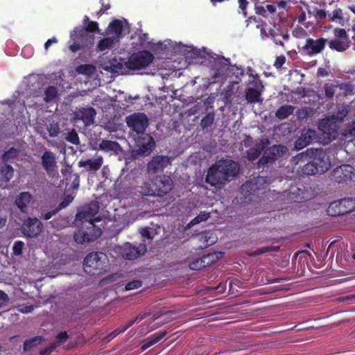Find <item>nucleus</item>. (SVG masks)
I'll return each instance as SVG.
<instances>
[{
    "label": "nucleus",
    "instance_id": "nucleus-1",
    "mask_svg": "<svg viewBox=\"0 0 355 355\" xmlns=\"http://www.w3.org/2000/svg\"><path fill=\"white\" fill-rule=\"evenodd\" d=\"M99 210V206L97 202H91L85 206L76 216L75 222L78 225L81 223L85 224L88 231L85 232L80 230L74 236V240L78 243H83L85 242H90L98 238L101 234V230L94 225V223L99 221L101 218L96 216Z\"/></svg>",
    "mask_w": 355,
    "mask_h": 355
},
{
    "label": "nucleus",
    "instance_id": "nucleus-2",
    "mask_svg": "<svg viewBox=\"0 0 355 355\" xmlns=\"http://www.w3.org/2000/svg\"><path fill=\"white\" fill-rule=\"evenodd\" d=\"M239 169L237 162L230 159H220L209 168L206 182L215 187H220L234 178Z\"/></svg>",
    "mask_w": 355,
    "mask_h": 355
},
{
    "label": "nucleus",
    "instance_id": "nucleus-3",
    "mask_svg": "<svg viewBox=\"0 0 355 355\" xmlns=\"http://www.w3.org/2000/svg\"><path fill=\"white\" fill-rule=\"evenodd\" d=\"M129 24L125 19L114 20L107 28V36L98 41L97 49L100 51L112 49L121 38L129 33Z\"/></svg>",
    "mask_w": 355,
    "mask_h": 355
},
{
    "label": "nucleus",
    "instance_id": "nucleus-4",
    "mask_svg": "<svg viewBox=\"0 0 355 355\" xmlns=\"http://www.w3.org/2000/svg\"><path fill=\"white\" fill-rule=\"evenodd\" d=\"M172 186L173 181L168 176L157 178L155 180L149 179L140 187L139 193L142 196H161L170 191Z\"/></svg>",
    "mask_w": 355,
    "mask_h": 355
},
{
    "label": "nucleus",
    "instance_id": "nucleus-5",
    "mask_svg": "<svg viewBox=\"0 0 355 355\" xmlns=\"http://www.w3.org/2000/svg\"><path fill=\"white\" fill-rule=\"evenodd\" d=\"M172 186L173 181L168 176L157 178L155 180L149 179L140 187L139 193L142 196H161L170 191Z\"/></svg>",
    "mask_w": 355,
    "mask_h": 355
},
{
    "label": "nucleus",
    "instance_id": "nucleus-6",
    "mask_svg": "<svg viewBox=\"0 0 355 355\" xmlns=\"http://www.w3.org/2000/svg\"><path fill=\"white\" fill-rule=\"evenodd\" d=\"M347 114V110L343 107L336 116L327 117L322 119L318 124L319 130L322 132L325 143H329L337 136V121H341Z\"/></svg>",
    "mask_w": 355,
    "mask_h": 355
},
{
    "label": "nucleus",
    "instance_id": "nucleus-7",
    "mask_svg": "<svg viewBox=\"0 0 355 355\" xmlns=\"http://www.w3.org/2000/svg\"><path fill=\"white\" fill-rule=\"evenodd\" d=\"M107 257L102 252L91 253L84 260L83 268L86 273L97 275L105 270Z\"/></svg>",
    "mask_w": 355,
    "mask_h": 355
},
{
    "label": "nucleus",
    "instance_id": "nucleus-8",
    "mask_svg": "<svg viewBox=\"0 0 355 355\" xmlns=\"http://www.w3.org/2000/svg\"><path fill=\"white\" fill-rule=\"evenodd\" d=\"M354 209L355 200L348 198L331 202L327 211L329 216H337L351 212Z\"/></svg>",
    "mask_w": 355,
    "mask_h": 355
},
{
    "label": "nucleus",
    "instance_id": "nucleus-9",
    "mask_svg": "<svg viewBox=\"0 0 355 355\" xmlns=\"http://www.w3.org/2000/svg\"><path fill=\"white\" fill-rule=\"evenodd\" d=\"M153 55L147 51L131 55L127 60L128 69H140L148 67L153 60Z\"/></svg>",
    "mask_w": 355,
    "mask_h": 355
},
{
    "label": "nucleus",
    "instance_id": "nucleus-10",
    "mask_svg": "<svg viewBox=\"0 0 355 355\" xmlns=\"http://www.w3.org/2000/svg\"><path fill=\"white\" fill-rule=\"evenodd\" d=\"M334 39L329 42V46L337 51H344L349 46L350 40L347 32L343 28H336L334 31Z\"/></svg>",
    "mask_w": 355,
    "mask_h": 355
},
{
    "label": "nucleus",
    "instance_id": "nucleus-11",
    "mask_svg": "<svg viewBox=\"0 0 355 355\" xmlns=\"http://www.w3.org/2000/svg\"><path fill=\"white\" fill-rule=\"evenodd\" d=\"M41 164L49 177L58 179L59 174L56 157L53 152L45 150L41 157Z\"/></svg>",
    "mask_w": 355,
    "mask_h": 355
},
{
    "label": "nucleus",
    "instance_id": "nucleus-12",
    "mask_svg": "<svg viewBox=\"0 0 355 355\" xmlns=\"http://www.w3.org/2000/svg\"><path fill=\"white\" fill-rule=\"evenodd\" d=\"M327 44V40L323 37L312 38L308 37L302 51L309 56H314L323 51Z\"/></svg>",
    "mask_w": 355,
    "mask_h": 355
},
{
    "label": "nucleus",
    "instance_id": "nucleus-13",
    "mask_svg": "<svg viewBox=\"0 0 355 355\" xmlns=\"http://www.w3.org/2000/svg\"><path fill=\"white\" fill-rule=\"evenodd\" d=\"M129 128L137 134L143 133L148 124V120L144 114H134L126 118Z\"/></svg>",
    "mask_w": 355,
    "mask_h": 355
},
{
    "label": "nucleus",
    "instance_id": "nucleus-14",
    "mask_svg": "<svg viewBox=\"0 0 355 355\" xmlns=\"http://www.w3.org/2000/svg\"><path fill=\"white\" fill-rule=\"evenodd\" d=\"M252 78L253 80L250 82V84L252 85L253 87L247 89L245 92V98L248 102L251 103L261 102V94L263 91V86L257 76H252Z\"/></svg>",
    "mask_w": 355,
    "mask_h": 355
},
{
    "label": "nucleus",
    "instance_id": "nucleus-15",
    "mask_svg": "<svg viewBox=\"0 0 355 355\" xmlns=\"http://www.w3.org/2000/svg\"><path fill=\"white\" fill-rule=\"evenodd\" d=\"M288 152L286 146L281 145H275L272 146L268 153L265 152V155L259 160V167L265 166L268 163L273 162L277 157L284 155Z\"/></svg>",
    "mask_w": 355,
    "mask_h": 355
},
{
    "label": "nucleus",
    "instance_id": "nucleus-16",
    "mask_svg": "<svg viewBox=\"0 0 355 355\" xmlns=\"http://www.w3.org/2000/svg\"><path fill=\"white\" fill-rule=\"evenodd\" d=\"M354 168L348 164L341 165L336 168L331 173V180L338 182H345L352 178Z\"/></svg>",
    "mask_w": 355,
    "mask_h": 355
},
{
    "label": "nucleus",
    "instance_id": "nucleus-17",
    "mask_svg": "<svg viewBox=\"0 0 355 355\" xmlns=\"http://www.w3.org/2000/svg\"><path fill=\"white\" fill-rule=\"evenodd\" d=\"M103 69L112 73L124 74L129 70L125 59L114 58L103 64Z\"/></svg>",
    "mask_w": 355,
    "mask_h": 355
},
{
    "label": "nucleus",
    "instance_id": "nucleus-18",
    "mask_svg": "<svg viewBox=\"0 0 355 355\" xmlns=\"http://www.w3.org/2000/svg\"><path fill=\"white\" fill-rule=\"evenodd\" d=\"M171 159L168 156L157 155L153 157L148 162L147 169L150 173H156L162 171L166 166L170 165Z\"/></svg>",
    "mask_w": 355,
    "mask_h": 355
},
{
    "label": "nucleus",
    "instance_id": "nucleus-19",
    "mask_svg": "<svg viewBox=\"0 0 355 355\" xmlns=\"http://www.w3.org/2000/svg\"><path fill=\"white\" fill-rule=\"evenodd\" d=\"M146 250L145 245L140 244L138 247H135L126 243L121 249V255L125 259L134 260L144 254Z\"/></svg>",
    "mask_w": 355,
    "mask_h": 355
},
{
    "label": "nucleus",
    "instance_id": "nucleus-20",
    "mask_svg": "<svg viewBox=\"0 0 355 355\" xmlns=\"http://www.w3.org/2000/svg\"><path fill=\"white\" fill-rule=\"evenodd\" d=\"M42 230V224L37 218H28L22 226V232L28 237L37 236Z\"/></svg>",
    "mask_w": 355,
    "mask_h": 355
},
{
    "label": "nucleus",
    "instance_id": "nucleus-21",
    "mask_svg": "<svg viewBox=\"0 0 355 355\" xmlns=\"http://www.w3.org/2000/svg\"><path fill=\"white\" fill-rule=\"evenodd\" d=\"M96 114L95 110L92 107L82 108L75 112V119L82 120L85 125H89L93 123Z\"/></svg>",
    "mask_w": 355,
    "mask_h": 355
},
{
    "label": "nucleus",
    "instance_id": "nucleus-22",
    "mask_svg": "<svg viewBox=\"0 0 355 355\" xmlns=\"http://www.w3.org/2000/svg\"><path fill=\"white\" fill-rule=\"evenodd\" d=\"M313 162L317 166L316 168L319 173H324L330 167V161L327 154L322 151L317 152Z\"/></svg>",
    "mask_w": 355,
    "mask_h": 355
},
{
    "label": "nucleus",
    "instance_id": "nucleus-23",
    "mask_svg": "<svg viewBox=\"0 0 355 355\" xmlns=\"http://www.w3.org/2000/svg\"><path fill=\"white\" fill-rule=\"evenodd\" d=\"M316 136V132L313 130H307L302 132L301 136L296 140L295 147L296 149H302L308 146Z\"/></svg>",
    "mask_w": 355,
    "mask_h": 355
},
{
    "label": "nucleus",
    "instance_id": "nucleus-24",
    "mask_svg": "<svg viewBox=\"0 0 355 355\" xmlns=\"http://www.w3.org/2000/svg\"><path fill=\"white\" fill-rule=\"evenodd\" d=\"M180 51L191 58H196L198 57H204L205 55H209L208 50L206 48L202 49H196L193 46H184L181 45Z\"/></svg>",
    "mask_w": 355,
    "mask_h": 355
},
{
    "label": "nucleus",
    "instance_id": "nucleus-25",
    "mask_svg": "<svg viewBox=\"0 0 355 355\" xmlns=\"http://www.w3.org/2000/svg\"><path fill=\"white\" fill-rule=\"evenodd\" d=\"M103 162V159L101 155H96L93 159H89L85 161H80L79 166L86 168L88 171H96L98 170Z\"/></svg>",
    "mask_w": 355,
    "mask_h": 355
},
{
    "label": "nucleus",
    "instance_id": "nucleus-26",
    "mask_svg": "<svg viewBox=\"0 0 355 355\" xmlns=\"http://www.w3.org/2000/svg\"><path fill=\"white\" fill-rule=\"evenodd\" d=\"M32 200L33 196L29 192H21L17 196L15 205L21 212H26L27 207Z\"/></svg>",
    "mask_w": 355,
    "mask_h": 355
},
{
    "label": "nucleus",
    "instance_id": "nucleus-27",
    "mask_svg": "<svg viewBox=\"0 0 355 355\" xmlns=\"http://www.w3.org/2000/svg\"><path fill=\"white\" fill-rule=\"evenodd\" d=\"M98 148L102 151L113 154H118L121 150V148L117 142L105 139L101 141Z\"/></svg>",
    "mask_w": 355,
    "mask_h": 355
},
{
    "label": "nucleus",
    "instance_id": "nucleus-28",
    "mask_svg": "<svg viewBox=\"0 0 355 355\" xmlns=\"http://www.w3.org/2000/svg\"><path fill=\"white\" fill-rule=\"evenodd\" d=\"M98 30V23L96 21H90L85 28V30L83 28H76L71 33V39L75 42L79 36H82L84 34L85 31L92 33Z\"/></svg>",
    "mask_w": 355,
    "mask_h": 355
},
{
    "label": "nucleus",
    "instance_id": "nucleus-29",
    "mask_svg": "<svg viewBox=\"0 0 355 355\" xmlns=\"http://www.w3.org/2000/svg\"><path fill=\"white\" fill-rule=\"evenodd\" d=\"M329 19L341 26H343L346 21L345 15L340 8H336L329 15Z\"/></svg>",
    "mask_w": 355,
    "mask_h": 355
},
{
    "label": "nucleus",
    "instance_id": "nucleus-30",
    "mask_svg": "<svg viewBox=\"0 0 355 355\" xmlns=\"http://www.w3.org/2000/svg\"><path fill=\"white\" fill-rule=\"evenodd\" d=\"M305 8L307 10L309 18L313 16L317 20H322L327 17V12L325 10L319 9L317 7L310 9L308 5H305Z\"/></svg>",
    "mask_w": 355,
    "mask_h": 355
},
{
    "label": "nucleus",
    "instance_id": "nucleus-31",
    "mask_svg": "<svg viewBox=\"0 0 355 355\" xmlns=\"http://www.w3.org/2000/svg\"><path fill=\"white\" fill-rule=\"evenodd\" d=\"M68 338V335L66 331L62 332L57 336V342L55 343L52 344L48 348H46L40 352V354L42 355H48L49 354L57 345L62 344Z\"/></svg>",
    "mask_w": 355,
    "mask_h": 355
},
{
    "label": "nucleus",
    "instance_id": "nucleus-32",
    "mask_svg": "<svg viewBox=\"0 0 355 355\" xmlns=\"http://www.w3.org/2000/svg\"><path fill=\"white\" fill-rule=\"evenodd\" d=\"M263 142L257 143L252 148L247 151L248 159L250 161L256 159L263 150Z\"/></svg>",
    "mask_w": 355,
    "mask_h": 355
},
{
    "label": "nucleus",
    "instance_id": "nucleus-33",
    "mask_svg": "<svg viewBox=\"0 0 355 355\" xmlns=\"http://www.w3.org/2000/svg\"><path fill=\"white\" fill-rule=\"evenodd\" d=\"M295 107L290 105L281 106L276 112V116L279 119H284L291 115L294 112Z\"/></svg>",
    "mask_w": 355,
    "mask_h": 355
},
{
    "label": "nucleus",
    "instance_id": "nucleus-34",
    "mask_svg": "<svg viewBox=\"0 0 355 355\" xmlns=\"http://www.w3.org/2000/svg\"><path fill=\"white\" fill-rule=\"evenodd\" d=\"M222 255L223 253L221 252H216L205 255L202 257L200 259L202 262L205 264V268L206 266L214 263L216 260L220 258Z\"/></svg>",
    "mask_w": 355,
    "mask_h": 355
},
{
    "label": "nucleus",
    "instance_id": "nucleus-35",
    "mask_svg": "<svg viewBox=\"0 0 355 355\" xmlns=\"http://www.w3.org/2000/svg\"><path fill=\"white\" fill-rule=\"evenodd\" d=\"M166 332H157L155 334L152 335L151 336L148 337L146 340V343L143 345L142 349H146L151 345L155 344L156 343L159 342L164 336H165Z\"/></svg>",
    "mask_w": 355,
    "mask_h": 355
},
{
    "label": "nucleus",
    "instance_id": "nucleus-36",
    "mask_svg": "<svg viewBox=\"0 0 355 355\" xmlns=\"http://www.w3.org/2000/svg\"><path fill=\"white\" fill-rule=\"evenodd\" d=\"M0 172L7 182L13 177V168L6 162L0 164Z\"/></svg>",
    "mask_w": 355,
    "mask_h": 355
},
{
    "label": "nucleus",
    "instance_id": "nucleus-37",
    "mask_svg": "<svg viewBox=\"0 0 355 355\" xmlns=\"http://www.w3.org/2000/svg\"><path fill=\"white\" fill-rule=\"evenodd\" d=\"M269 33H270V37L272 39L273 42L277 45H279L282 46H284V43L282 42L281 38H282L284 41H288L289 39V35L288 33H282L281 35H277L272 29L269 30Z\"/></svg>",
    "mask_w": 355,
    "mask_h": 355
},
{
    "label": "nucleus",
    "instance_id": "nucleus-38",
    "mask_svg": "<svg viewBox=\"0 0 355 355\" xmlns=\"http://www.w3.org/2000/svg\"><path fill=\"white\" fill-rule=\"evenodd\" d=\"M155 146V142L153 137H149L148 142L146 145L143 144L139 147V153L143 155H147L154 149Z\"/></svg>",
    "mask_w": 355,
    "mask_h": 355
},
{
    "label": "nucleus",
    "instance_id": "nucleus-39",
    "mask_svg": "<svg viewBox=\"0 0 355 355\" xmlns=\"http://www.w3.org/2000/svg\"><path fill=\"white\" fill-rule=\"evenodd\" d=\"M58 96V89L53 86H49L44 92V100L46 102H51L55 100Z\"/></svg>",
    "mask_w": 355,
    "mask_h": 355
},
{
    "label": "nucleus",
    "instance_id": "nucleus-40",
    "mask_svg": "<svg viewBox=\"0 0 355 355\" xmlns=\"http://www.w3.org/2000/svg\"><path fill=\"white\" fill-rule=\"evenodd\" d=\"M78 73L90 76L95 71V67L92 64H82L76 68Z\"/></svg>",
    "mask_w": 355,
    "mask_h": 355
},
{
    "label": "nucleus",
    "instance_id": "nucleus-41",
    "mask_svg": "<svg viewBox=\"0 0 355 355\" xmlns=\"http://www.w3.org/2000/svg\"><path fill=\"white\" fill-rule=\"evenodd\" d=\"M316 167L317 166L314 165L312 161L311 162L307 163L303 166L302 173L306 175H313L316 173H319Z\"/></svg>",
    "mask_w": 355,
    "mask_h": 355
},
{
    "label": "nucleus",
    "instance_id": "nucleus-42",
    "mask_svg": "<svg viewBox=\"0 0 355 355\" xmlns=\"http://www.w3.org/2000/svg\"><path fill=\"white\" fill-rule=\"evenodd\" d=\"M210 216V214L206 211L201 212L199 215L195 217L189 224V227L198 224L200 222L207 220Z\"/></svg>",
    "mask_w": 355,
    "mask_h": 355
},
{
    "label": "nucleus",
    "instance_id": "nucleus-43",
    "mask_svg": "<svg viewBox=\"0 0 355 355\" xmlns=\"http://www.w3.org/2000/svg\"><path fill=\"white\" fill-rule=\"evenodd\" d=\"M17 155V150L14 148H11L9 150L6 152L3 156H2V161L3 162H9L10 159L15 158Z\"/></svg>",
    "mask_w": 355,
    "mask_h": 355
},
{
    "label": "nucleus",
    "instance_id": "nucleus-44",
    "mask_svg": "<svg viewBox=\"0 0 355 355\" xmlns=\"http://www.w3.org/2000/svg\"><path fill=\"white\" fill-rule=\"evenodd\" d=\"M66 140L73 144H78L79 143V138L77 132L72 130L67 134L65 137Z\"/></svg>",
    "mask_w": 355,
    "mask_h": 355
},
{
    "label": "nucleus",
    "instance_id": "nucleus-45",
    "mask_svg": "<svg viewBox=\"0 0 355 355\" xmlns=\"http://www.w3.org/2000/svg\"><path fill=\"white\" fill-rule=\"evenodd\" d=\"M293 37L296 38H305L308 36V33L302 27H296L292 32Z\"/></svg>",
    "mask_w": 355,
    "mask_h": 355
},
{
    "label": "nucleus",
    "instance_id": "nucleus-46",
    "mask_svg": "<svg viewBox=\"0 0 355 355\" xmlns=\"http://www.w3.org/2000/svg\"><path fill=\"white\" fill-rule=\"evenodd\" d=\"M137 320V318L134 319V320H132L130 321H129L128 322H127L123 327V328L121 329H117L116 330H114L112 333V337L110 339L114 338L115 336H116L117 335H119V334L122 333V332H124L126 329H128L130 327H131L134 322Z\"/></svg>",
    "mask_w": 355,
    "mask_h": 355
},
{
    "label": "nucleus",
    "instance_id": "nucleus-47",
    "mask_svg": "<svg viewBox=\"0 0 355 355\" xmlns=\"http://www.w3.org/2000/svg\"><path fill=\"white\" fill-rule=\"evenodd\" d=\"M224 67H223L222 69H220L219 70H217L216 71H215L214 73V75L212 77L213 80L211 81V83H214L219 82L225 78V74L224 73V69H223Z\"/></svg>",
    "mask_w": 355,
    "mask_h": 355
},
{
    "label": "nucleus",
    "instance_id": "nucleus-48",
    "mask_svg": "<svg viewBox=\"0 0 355 355\" xmlns=\"http://www.w3.org/2000/svg\"><path fill=\"white\" fill-rule=\"evenodd\" d=\"M142 286L141 281L139 279L133 280L128 283L125 286V291H131L140 288Z\"/></svg>",
    "mask_w": 355,
    "mask_h": 355
},
{
    "label": "nucleus",
    "instance_id": "nucleus-49",
    "mask_svg": "<svg viewBox=\"0 0 355 355\" xmlns=\"http://www.w3.org/2000/svg\"><path fill=\"white\" fill-rule=\"evenodd\" d=\"M214 122V116L211 114H208L205 116L202 120L200 125L202 128H206L209 127Z\"/></svg>",
    "mask_w": 355,
    "mask_h": 355
},
{
    "label": "nucleus",
    "instance_id": "nucleus-50",
    "mask_svg": "<svg viewBox=\"0 0 355 355\" xmlns=\"http://www.w3.org/2000/svg\"><path fill=\"white\" fill-rule=\"evenodd\" d=\"M305 5L304 4V8H301L300 11L296 16V20L300 24L304 23L306 18L307 10L305 8Z\"/></svg>",
    "mask_w": 355,
    "mask_h": 355
},
{
    "label": "nucleus",
    "instance_id": "nucleus-51",
    "mask_svg": "<svg viewBox=\"0 0 355 355\" xmlns=\"http://www.w3.org/2000/svg\"><path fill=\"white\" fill-rule=\"evenodd\" d=\"M189 268L191 270H200L205 268V264L202 262L201 259H198L194 261H192L189 264Z\"/></svg>",
    "mask_w": 355,
    "mask_h": 355
},
{
    "label": "nucleus",
    "instance_id": "nucleus-52",
    "mask_svg": "<svg viewBox=\"0 0 355 355\" xmlns=\"http://www.w3.org/2000/svg\"><path fill=\"white\" fill-rule=\"evenodd\" d=\"M34 53L33 48L31 46H26L22 49L21 54L26 58H30Z\"/></svg>",
    "mask_w": 355,
    "mask_h": 355
},
{
    "label": "nucleus",
    "instance_id": "nucleus-53",
    "mask_svg": "<svg viewBox=\"0 0 355 355\" xmlns=\"http://www.w3.org/2000/svg\"><path fill=\"white\" fill-rule=\"evenodd\" d=\"M24 243L22 241H16L13 245V252L15 255H20L22 252Z\"/></svg>",
    "mask_w": 355,
    "mask_h": 355
},
{
    "label": "nucleus",
    "instance_id": "nucleus-54",
    "mask_svg": "<svg viewBox=\"0 0 355 355\" xmlns=\"http://www.w3.org/2000/svg\"><path fill=\"white\" fill-rule=\"evenodd\" d=\"M73 200V197L71 195L67 196L62 202L58 205V209H62L67 207Z\"/></svg>",
    "mask_w": 355,
    "mask_h": 355
},
{
    "label": "nucleus",
    "instance_id": "nucleus-55",
    "mask_svg": "<svg viewBox=\"0 0 355 355\" xmlns=\"http://www.w3.org/2000/svg\"><path fill=\"white\" fill-rule=\"evenodd\" d=\"M286 57L284 55H280L276 58L274 63V66L277 69H280L286 62Z\"/></svg>",
    "mask_w": 355,
    "mask_h": 355
},
{
    "label": "nucleus",
    "instance_id": "nucleus-56",
    "mask_svg": "<svg viewBox=\"0 0 355 355\" xmlns=\"http://www.w3.org/2000/svg\"><path fill=\"white\" fill-rule=\"evenodd\" d=\"M40 338H35L32 340L26 341L24 344V349L25 351L28 350L31 347L35 345L37 340H40Z\"/></svg>",
    "mask_w": 355,
    "mask_h": 355
},
{
    "label": "nucleus",
    "instance_id": "nucleus-57",
    "mask_svg": "<svg viewBox=\"0 0 355 355\" xmlns=\"http://www.w3.org/2000/svg\"><path fill=\"white\" fill-rule=\"evenodd\" d=\"M60 132L59 127L57 125H51L50 128L49 129V135L52 137H56Z\"/></svg>",
    "mask_w": 355,
    "mask_h": 355
},
{
    "label": "nucleus",
    "instance_id": "nucleus-58",
    "mask_svg": "<svg viewBox=\"0 0 355 355\" xmlns=\"http://www.w3.org/2000/svg\"><path fill=\"white\" fill-rule=\"evenodd\" d=\"M8 301V296L2 291H0V307L6 305Z\"/></svg>",
    "mask_w": 355,
    "mask_h": 355
},
{
    "label": "nucleus",
    "instance_id": "nucleus-59",
    "mask_svg": "<svg viewBox=\"0 0 355 355\" xmlns=\"http://www.w3.org/2000/svg\"><path fill=\"white\" fill-rule=\"evenodd\" d=\"M34 309V307L33 305H28V306H19L17 310L23 313H31Z\"/></svg>",
    "mask_w": 355,
    "mask_h": 355
},
{
    "label": "nucleus",
    "instance_id": "nucleus-60",
    "mask_svg": "<svg viewBox=\"0 0 355 355\" xmlns=\"http://www.w3.org/2000/svg\"><path fill=\"white\" fill-rule=\"evenodd\" d=\"M257 27L260 28L261 36L263 39L270 37L269 31L267 32L263 25H257Z\"/></svg>",
    "mask_w": 355,
    "mask_h": 355
},
{
    "label": "nucleus",
    "instance_id": "nucleus-61",
    "mask_svg": "<svg viewBox=\"0 0 355 355\" xmlns=\"http://www.w3.org/2000/svg\"><path fill=\"white\" fill-rule=\"evenodd\" d=\"M140 233L144 237H146L149 239H152L150 230L148 227L141 228L140 230Z\"/></svg>",
    "mask_w": 355,
    "mask_h": 355
},
{
    "label": "nucleus",
    "instance_id": "nucleus-62",
    "mask_svg": "<svg viewBox=\"0 0 355 355\" xmlns=\"http://www.w3.org/2000/svg\"><path fill=\"white\" fill-rule=\"evenodd\" d=\"M58 42V40L55 37H52L51 39H49L44 44V49L46 51L48 50V49L49 48V46L52 44H55Z\"/></svg>",
    "mask_w": 355,
    "mask_h": 355
},
{
    "label": "nucleus",
    "instance_id": "nucleus-63",
    "mask_svg": "<svg viewBox=\"0 0 355 355\" xmlns=\"http://www.w3.org/2000/svg\"><path fill=\"white\" fill-rule=\"evenodd\" d=\"M354 136L355 135V121L352 123V125L349 127L348 132L345 133V136Z\"/></svg>",
    "mask_w": 355,
    "mask_h": 355
},
{
    "label": "nucleus",
    "instance_id": "nucleus-64",
    "mask_svg": "<svg viewBox=\"0 0 355 355\" xmlns=\"http://www.w3.org/2000/svg\"><path fill=\"white\" fill-rule=\"evenodd\" d=\"M325 94L328 97L333 96L334 94V88L332 87H330V86L325 87Z\"/></svg>",
    "mask_w": 355,
    "mask_h": 355
}]
</instances>
